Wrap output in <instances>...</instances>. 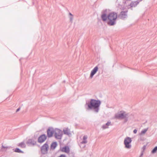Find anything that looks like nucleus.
<instances>
[{
  "mask_svg": "<svg viewBox=\"0 0 157 157\" xmlns=\"http://www.w3.org/2000/svg\"><path fill=\"white\" fill-rule=\"evenodd\" d=\"M117 17V13L112 12L109 14L108 16V18L109 20L108 23L111 25H113L115 24V21Z\"/></svg>",
  "mask_w": 157,
  "mask_h": 157,
  "instance_id": "1",
  "label": "nucleus"
},
{
  "mask_svg": "<svg viewBox=\"0 0 157 157\" xmlns=\"http://www.w3.org/2000/svg\"><path fill=\"white\" fill-rule=\"evenodd\" d=\"M100 104V102L98 100L91 99L90 104H88V106L89 109L92 108H98Z\"/></svg>",
  "mask_w": 157,
  "mask_h": 157,
  "instance_id": "2",
  "label": "nucleus"
},
{
  "mask_svg": "<svg viewBox=\"0 0 157 157\" xmlns=\"http://www.w3.org/2000/svg\"><path fill=\"white\" fill-rule=\"evenodd\" d=\"M132 141L131 139L129 137L125 138L124 140V144L127 148H130L131 147L130 144Z\"/></svg>",
  "mask_w": 157,
  "mask_h": 157,
  "instance_id": "3",
  "label": "nucleus"
},
{
  "mask_svg": "<svg viewBox=\"0 0 157 157\" xmlns=\"http://www.w3.org/2000/svg\"><path fill=\"white\" fill-rule=\"evenodd\" d=\"M63 135L62 131L58 129H56L55 130V136L56 138L61 139Z\"/></svg>",
  "mask_w": 157,
  "mask_h": 157,
  "instance_id": "4",
  "label": "nucleus"
},
{
  "mask_svg": "<svg viewBox=\"0 0 157 157\" xmlns=\"http://www.w3.org/2000/svg\"><path fill=\"white\" fill-rule=\"evenodd\" d=\"M127 116V114L124 111H121L117 113L115 115V117L118 119H122L125 118Z\"/></svg>",
  "mask_w": 157,
  "mask_h": 157,
  "instance_id": "5",
  "label": "nucleus"
},
{
  "mask_svg": "<svg viewBox=\"0 0 157 157\" xmlns=\"http://www.w3.org/2000/svg\"><path fill=\"white\" fill-rule=\"evenodd\" d=\"M55 130L54 128H49L47 131V135L48 137H52L55 132Z\"/></svg>",
  "mask_w": 157,
  "mask_h": 157,
  "instance_id": "6",
  "label": "nucleus"
},
{
  "mask_svg": "<svg viewBox=\"0 0 157 157\" xmlns=\"http://www.w3.org/2000/svg\"><path fill=\"white\" fill-rule=\"evenodd\" d=\"M46 139V136L45 135H43L40 136L38 139L39 142L42 143L44 142Z\"/></svg>",
  "mask_w": 157,
  "mask_h": 157,
  "instance_id": "7",
  "label": "nucleus"
},
{
  "mask_svg": "<svg viewBox=\"0 0 157 157\" xmlns=\"http://www.w3.org/2000/svg\"><path fill=\"white\" fill-rule=\"evenodd\" d=\"M48 145L46 144H44L42 147L41 148V151L42 152L44 153L46 152L48 149Z\"/></svg>",
  "mask_w": 157,
  "mask_h": 157,
  "instance_id": "8",
  "label": "nucleus"
},
{
  "mask_svg": "<svg viewBox=\"0 0 157 157\" xmlns=\"http://www.w3.org/2000/svg\"><path fill=\"white\" fill-rule=\"evenodd\" d=\"M98 70V67H95L91 71L90 75V77L92 78L94 75L97 72Z\"/></svg>",
  "mask_w": 157,
  "mask_h": 157,
  "instance_id": "9",
  "label": "nucleus"
},
{
  "mask_svg": "<svg viewBox=\"0 0 157 157\" xmlns=\"http://www.w3.org/2000/svg\"><path fill=\"white\" fill-rule=\"evenodd\" d=\"M62 151L68 153L69 151V148L68 147L65 146L62 148L61 149Z\"/></svg>",
  "mask_w": 157,
  "mask_h": 157,
  "instance_id": "10",
  "label": "nucleus"
},
{
  "mask_svg": "<svg viewBox=\"0 0 157 157\" xmlns=\"http://www.w3.org/2000/svg\"><path fill=\"white\" fill-rule=\"evenodd\" d=\"M17 146L22 148H24L26 147V145L24 142H21L19 143L18 144Z\"/></svg>",
  "mask_w": 157,
  "mask_h": 157,
  "instance_id": "11",
  "label": "nucleus"
},
{
  "mask_svg": "<svg viewBox=\"0 0 157 157\" xmlns=\"http://www.w3.org/2000/svg\"><path fill=\"white\" fill-rule=\"evenodd\" d=\"M57 146V144L56 142H54L52 143L51 146V149H54Z\"/></svg>",
  "mask_w": 157,
  "mask_h": 157,
  "instance_id": "12",
  "label": "nucleus"
},
{
  "mask_svg": "<svg viewBox=\"0 0 157 157\" xmlns=\"http://www.w3.org/2000/svg\"><path fill=\"white\" fill-rule=\"evenodd\" d=\"M14 151L15 152H17V153H23L24 152L21 151V149H20L17 148L15 149L14 150Z\"/></svg>",
  "mask_w": 157,
  "mask_h": 157,
  "instance_id": "13",
  "label": "nucleus"
},
{
  "mask_svg": "<svg viewBox=\"0 0 157 157\" xmlns=\"http://www.w3.org/2000/svg\"><path fill=\"white\" fill-rule=\"evenodd\" d=\"M87 138V136H83V140L82 142V144H86L87 143V141L86 140Z\"/></svg>",
  "mask_w": 157,
  "mask_h": 157,
  "instance_id": "14",
  "label": "nucleus"
},
{
  "mask_svg": "<svg viewBox=\"0 0 157 157\" xmlns=\"http://www.w3.org/2000/svg\"><path fill=\"white\" fill-rule=\"evenodd\" d=\"M126 15V12L123 11L121 12L120 16L121 17H123L124 16Z\"/></svg>",
  "mask_w": 157,
  "mask_h": 157,
  "instance_id": "15",
  "label": "nucleus"
},
{
  "mask_svg": "<svg viewBox=\"0 0 157 157\" xmlns=\"http://www.w3.org/2000/svg\"><path fill=\"white\" fill-rule=\"evenodd\" d=\"M64 134H68V129L67 128H65L63 130Z\"/></svg>",
  "mask_w": 157,
  "mask_h": 157,
  "instance_id": "16",
  "label": "nucleus"
},
{
  "mask_svg": "<svg viewBox=\"0 0 157 157\" xmlns=\"http://www.w3.org/2000/svg\"><path fill=\"white\" fill-rule=\"evenodd\" d=\"M101 18L103 21H105L107 18L105 14H104L101 16Z\"/></svg>",
  "mask_w": 157,
  "mask_h": 157,
  "instance_id": "17",
  "label": "nucleus"
},
{
  "mask_svg": "<svg viewBox=\"0 0 157 157\" xmlns=\"http://www.w3.org/2000/svg\"><path fill=\"white\" fill-rule=\"evenodd\" d=\"M147 128L144 129V130H142L140 134L141 135H142V134H145L146 132H147Z\"/></svg>",
  "mask_w": 157,
  "mask_h": 157,
  "instance_id": "18",
  "label": "nucleus"
},
{
  "mask_svg": "<svg viewBox=\"0 0 157 157\" xmlns=\"http://www.w3.org/2000/svg\"><path fill=\"white\" fill-rule=\"evenodd\" d=\"M157 151V146L155 147L152 151V153H155Z\"/></svg>",
  "mask_w": 157,
  "mask_h": 157,
  "instance_id": "19",
  "label": "nucleus"
},
{
  "mask_svg": "<svg viewBox=\"0 0 157 157\" xmlns=\"http://www.w3.org/2000/svg\"><path fill=\"white\" fill-rule=\"evenodd\" d=\"M20 110V108H19L18 109H17L16 111V112H17L19 111Z\"/></svg>",
  "mask_w": 157,
  "mask_h": 157,
  "instance_id": "20",
  "label": "nucleus"
},
{
  "mask_svg": "<svg viewBox=\"0 0 157 157\" xmlns=\"http://www.w3.org/2000/svg\"><path fill=\"white\" fill-rule=\"evenodd\" d=\"M59 157H66V156H65V155H60Z\"/></svg>",
  "mask_w": 157,
  "mask_h": 157,
  "instance_id": "21",
  "label": "nucleus"
},
{
  "mask_svg": "<svg viewBox=\"0 0 157 157\" xmlns=\"http://www.w3.org/2000/svg\"><path fill=\"white\" fill-rule=\"evenodd\" d=\"M133 132L134 133H136L137 132V130L136 129H135L133 131Z\"/></svg>",
  "mask_w": 157,
  "mask_h": 157,
  "instance_id": "22",
  "label": "nucleus"
},
{
  "mask_svg": "<svg viewBox=\"0 0 157 157\" xmlns=\"http://www.w3.org/2000/svg\"><path fill=\"white\" fill-rule=\"evenodd\" d=\"M110 122H108L107 123L106 125H110Z\"/></svg>",
  "mask_w": 157,
  "mask_h": 157,
  "instance_id": "23",
  "label": "nucleus"
},
{
  "mask_svg": "<svg viewBox=\"0 0 157 157\" xmlns=\"http://www.w3.org/2000/svg\"><path fill=\"white\" fill-rule=\"evenodd\" d=\"M103 127L104 128H107V127H104V126H103Z\"/></svg>",
  "mask_w": 157,
  "mask_h": 157,
  "instance_id": "24",
  "label": "nucleus"
},
{
  "mask_svg": "<svg viewBox=\"0 0 157 157\" xmlns=\"http://www.w3.org/2000/svg\"><path fill=\"white\" fill-rule=\"evenodd\" d=\"M69 15H71V13H69Z\"/></svg>",
  "mask_w": 157,
  "mask_h": 157,
  "instance_id": "25",
  "label": "nucleus"
}]
</instances>
